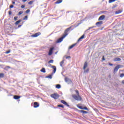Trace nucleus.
I'll use <instances>...</instances> for the list:
<instances>
[{"instance_id": "25", "label": "nucleus", "mask_w": 124, "mask_h": 124, "mask_svg": "<svg viewBox=\"0 0 124 124\" xmlns=\"http://www.w3.org/2000/svg\"><path fill=\"white\" fill-rule=\"evenodd\" d=\"M114 1H116V0H108L109 3H112V2H114Z\"/></svg>"}, {"instance_id": "5", "label": "nucleus", "mask_w": 124, "mask_h": 124, "mask_svg": "<svg viewBox=\"0 0 124 124\" xmlns=\"http://www.w3.org/2000/svg\"><path fill=\"white\" fill-rule=\"evenodd\" d=\"M55 49L54 47H50L49 52H48V56H52L53 55V50Z\"/></svg>"}, {"instance_id": "41", "label": "nucleus", "mask_w": 124, "mask_h": 124, "mask_svg": "<svg viewBox=\"0 0 124 124\" xmlns=\"http://www.w3.org/2000/svg\"><path fill=\"white\" fill-rule=\"evenodd\" d=\"M26 6L25 5H22L21 7V8H24Z\"/></svg>"}, {"instance_id": "35", "label": "nucleus", "mask_w": 124, "mask_h": 124, "mask_svg": "<svg viewBox=\"0 0 124 124\" xmlns=\"http://www.w3.org/2000/svg\"><path fill=\"white\" fill-rule=\"evenodd\" d=\"M8 13L9 15H11L12 14V12L11 11H9Z\"/></svg>"}, {"instance_id": "49", "label": "nucleus", "mask_w": 124, "mask_h": 124, "mask_svg": "<svg viewBox=\"0 0 124 124\" xmlns=\"http://www.w3.org/2000/svg\"><path fill=\"white\" fill-rule=\"evenodd\" d=\"M21 26V25H18V28H20V27Z\"/></svg>"}, {"instance_id": "42", "label": "nucleus", "mask_w": 124, "mask_h": 124, "mask_svg": "<svg viewBox=\"0 0 124 124\" xmlns=\"http://www.w3.org/2000/svg\"><path fill=\"white\" fill-rule=\"evenodd\" d=\"M70 58H71L70 56H66V59H70Z\"/></svg>"}, {"instance_id": "34", "label": "nucleus", "mask_w": 124, "mask_h": 124, "mask_svg": "<svg viewBox=\"0 0 124 124\" xmlns=\"http://www.w3.org/2000/svg\"><path fill=\"white\" fill-rule=\"evenodd\" d=\"M17 19H18V16H15L14 17L15 21H17Z\"/></svg>"}, {"instance_id": "46", "label": "nucleus", "mask_w": 124, "mask_h": 124, "mask_svg": "<svg viewBox=\"0 0 124 124\" xmlns=\"http://www.w3.org/2000/svg\"><path fill=\"white\" fill-rule=\"evenodd\" d=\"M27 0H22V1H23V2H26V1H27Z\"/></svg>"}, {"instance_id": "24", "label": "nucleus", "mask_w": 124, "mask_h": 124, "mask_svg": "<svg viewBox=\"0 0 124 124\" xmlns=\"http://www.w3.org/2000/svg\"><path fill=\"white\" fill-rule=\"evenodd\" d=\"M4 77V74L0 73V78H3Z\"/></svg>"}, {"instance_id": "38", "label": "nucleus", "mask_w": 124, "mask_h": 124, "mask_svg": "<svg viewBox=\"0 0 124 124\" xmlns=\"http://www.w3.org/2000/svg\"><path fill=\"white\" fill-rule=\"evenodd\" d=\"M9 53H10V50L6 51L5 54H9Z\"/></svg>"}, {"instance_id": "26", "label": "nucleus", "mask_w": 124, "mask_h": 124, "mask_svg": "<svg viewBox=\"0 0 124 124\" xmlns=\"http://www.w3.org/2000/svg\"><path fill=\"white\" fill-rule=\"evenodd\" d=\"M23 13H24V12H23V11H20V12H19V13H18V16L22 15V14H23Z\"/></svg>"}, {"instance_id": "1", "label": "nucleus", "mask_w": 124, "mask_h": 124, "mask_svg": "<svg viewBox=\"0 0 124 124\" xmlns=\"http://www.w3.org/2000/svg\"><path fill=\"white\" fill-rule=\"evenodd\" d=\"M72 26L70 27L69 28H67L66 30H65L64 34L62 35V37L58 39L57 41V43H61L62 40H63V38H64L68 34V32L71 30Z\"/></svg>"}, {"instance_id": "13", "label": "nucleus", "mask_w": 124, "mask_h": 124, "mask_svg": "<svg viewBox=\"0 0 124 124\" xmlns=\"http://www.w3.org/2000/svg\"><path fill=\"white\" fill-rule=\"evenodd\" d=\"M103 24V21H99V22H96V26H100V25H102Z\"/></svg>"}, {"instance_id": "19", "label": "nucleus", "mask_w": 124, "mask_h": 124, "mask_svg": "<svg viewBox=\"0 0 124 124\" xmlns=\"http://www.w3.org/2000/svg\"><path fill=\"white\" fill-rule=\"evenodd\" d=\"M40 72L45 73V72H46V70H45L44 68H42V69L40 70Z\"/></svg>"}, {"instance_id": "39", "label": "nucleus", "mask_w": 124, "mask_h": 124, "mask_svg": "<svg viewBox=\"0 0 124 124\" xmlns=\"http://www.w3.org/2000/svg\"><path fill=\"white\" fill-rule=\"evenodd\" d=\"M84 72H89V68L87 69L86 70H84Z\"/></svg>"}, {"instance_id": "40", "label": "nucleus", "mask_w": 124, "mask_h": 124, "mask_svg": "<svg viewBox=\"0 0 124 124\" xmlns=\"http://www.w3.org/2000/svg\"><path fill=\"white\" fill-rule=\"evenodd\" d=\"M5 68L9 69V68H11V67H10V66H6L5 67Z\"/></svg>"}, {"instance_id": "23", "label": "nucleus", "mask_w": 124, "mask_h": 124, "mask_svg": "<svg viewBox=\"0 0 124 124\" xmlns=\"http://www.w3.org/2000/svg\"><path fill=\"white\" fill-rule=\"evenodd\" d=\"M56 89H61V85H60V84L56 85Z\"/></svg>"}, {"instance_id": "2", "label": "nucleus", "mask_w": 124, "mask_h": 124, "mask_svg": "<svg viewBox=\"0 0 124 124\" xmlns=\"http://www.w3.org/2000/svg\"><path fill=\"white\" fill-rule=\"evenodd\" d=\"M75 92L77 95L76 94H73L72 95V97H73L75 100H77L78 101H81L82 100V97L80 96L79 91H78V90H75Z\"/></svg>"}, {"instance_id": "30", "label": "nucleus", "mask_w": 124, "mask_h": 124, "mask_svg": "<svg viewBox=\"0 0 124 124\" xmlns=\"http://www.w3.org/2000/svg\"><path fill=\"white\" fill-rule=\"evenodd\" d=\"M54 62V60H51L48 62V63H53Z\"/></svg>"}, {"instance_id": "29", "label": "nucleus", "mask_w": 124, "mask_h": 124, "mask_svg": "<svg viewBox=\"0 0 124 124\" xmlns=\"http://www.w3.org/2000/svg\"><path fill=\"white\" fill-rule=\"evenodd\" d=\"M33 3V0H31L28 2V4H32Z\"/></svg>"}, {"instance_id": "21", "label": "nucleus", "mask_w": 124, "mask_h": 124, "mask_svg": "<svg viewBox=\"0 0 124 124\" xmlns=\"http://www.w3.org/2000/svg\"><path fill=\"white\" fill-rule=\"evenodd\" d=\"M121 58H116L115 59V62H121Z\"/></svg>"}, {"instance_id": "3", "label": "nucleus", "mask_w": 124, "mask_h": 124, "mask_svg": "<svg viewBox=\"0 0 124 124\" xmlns=\"http://www.w3.org/2000/svg\"><path fill=\"white\" fill-rule=\"evenodd\" d=\"M50 96L51 97H52V98H54V99H58V98L60 97V95H59V94L57 93H55L52 94L50 95Z\"/></svg>"}, {"instance_id": "17", "label": "nucleus", "mask_w": 124, "mask_h": 124, "mask_svg": "<svg viewBox=\"0 0 124 124\" xmlns=\"http://www.w3.org/2000/svg\"><path fill=\"white\" fill-rule=\"evenodd\" d=\"M122 12H123V10H119L115 12V14H120V13H122Z\"/></svg>"}, {"instance_id": "37", "label": "nucleus", "mask_w": 124, "mask_h": 124, "mask_svg": "<svg viewBox=\"0 0 124 124\" xmlns=\"http://www.w3.org/2000/svg\"><path fill=\"white\" fill-rule=\"evenodd\" d=\"M68 80H69V79H68V78H65V80L66 81V82H68Z\"/></svg>"}, {"instance_id": "6", "label": "nucleus", "mask_w": 124, "mask_h": 124, "mask_svg": "<svg viewBox=\"0 0 124 124\" xmlns=\"http://www.w3.org/2000/svg\"><path fill=\"white\" fill-rule=\"evenodd\" d=\"M120 65H117L114 69L113 70V73L114 74H116L118 70H119V68H120Z\"/></svg>"}, {"instance_id": "33", "label": "nucleus", "mask_w": 124, "mask_h": 124, "mask_svg": "<svg viewBox=\"0 0 124 124\" xmlns=\"http://www.w3.org/2000/svg\"><path fill=\"white\" fill-rule=\"evenodd\" d=\"M47 78H49V79H52V75H49L47 76Z\"/></svg>"}, {"instance_id": "31", "label": "nucleus", "mask_w": 124, "mask_h": 124, "mask_svg": "<svg viewBox=\"0 0 124 124\" xmlns=\"http://www.w3.org/2000/svg\"><path fill=\"white\" fill-rule=\"evenodd\" d=\"M26 13H30V12H31V10L30 9H28L26 11Z\"/></svg>"}, {"instance_id": "32", "label": "nucleus", "mask_w": 124, "mask_h": 124, "mask_svg": "<svg viewBox=\"0 0 124 124\" xmlns=\"http://www.w3.org/2000/svg\"><path fill=\"white\" fill-rule=\"evenodd\" d=\"M23 20H28V16H26L24 18Z\"/></svg>"}, {"instance_id": "44", "label": "nucleus", "mask_w": 124, "mask_h": 124, "mask_svg": "<svg viewBox=\"0 0 124 124\" xmlns=\"http://www.w3.org/2000/svg\"><path fill=\"white\" fill-rule=\"evenodd\" d=\"M109 65H110V66H113V64L109 63H108Z\"/></svg>"}, {"instance_id": "4", "label": "nucleus", "mask_w": 124, "mask_h": 124, "mask_svg": "<svg viewBox=\"0 0 124 124\" xmlns=\"http://www.w3.org/2000/svg\"><path fill=\"white\" fill-rule=\"evenodd\" d=\"M39 35H41V32H38L33 35H31V37H37V36H39Z\"/></svg>"}, {"instance_id": "28", "label": "nucleus", "mask_w": 124, "mask_h": 124, "mask_svg": "<svg viewBox=\"0 0 124 124\" xmlns=\"http://www.w3.org/2000/svg\"><path fill=\"white\" fill-rule=\"evenodd\" d=\"M80 112H81V113H83V114H87V113H88V112L85 110H81Z\"/></svg>"}, {"instance_id": "7", "label": "nucleus", "mask_w": 124, "mask_h": 124, "mask_svg": "<svg viewBox=\"0 0 124 124\" xmlns=\"http://www.w3.org/2000/svg\"><path fill=\"white\" fill-rule=\"evenodd\" d=\"M104 19H105V16L102 15L99 17L98 21H102L103 20H104Z\"/></svg>"}, {"instance_id": "12", "label": "nucleus", "mask_w": 124, "mask_h": 124, "mask_svg": "<svg viewBox=\"0 0 124 124\" xmlns=\"http://www.w3.org/2000/svg\"><path fill=\"white\" fill-rule=\"evenodd\" d=\"M51 67L53 69V73H56V71H57V67L56 66H52Z\"/></svg>"}, {"instance_id": "8", "label": "nucleus", "mask_w": 124, "mask_h": 124, "mask_svg": "<svg viewBox=\"0 0 124 124\" xmlns=\"http://www.w3.org/2000/svg\"><path fill=\"white\" fill-rule=\"evenodd\" d=\"M61 103H62V104H64V105H65L66 106H67V107H69V106L68 105V104H67L66 103V102H65V101L62 100L61 101Z\"/></svg>"}, {"instance_id": "11", "label": "nucleus", "mask_w": 124, "mask_h": 124, "mask_svg": "<svg viewBox=\"0 0 124 124\" xmlns=\"http://www.w3.org/2000/svg\"><path fill=\"white\" fill-rule=\"evenodd\" d=\"M33 107L34 108H37V107H39V104L36 102H34Z\"/></svg>"}, {"instance_id": "15", "label": "nucleus", "mask_w": 124, "mask_h": 124, "mask_svg": "<svg viewBox=\"0 0 124 124\" xmlns=\"http://www.w3.org/2000/svg\"><path fill=\"white\" fill-rule=\"evenodd\" d=\"M20 97H21L20 96H18V95L14 96V99H16V100L20 99Z\"/></svg>"}, {"instance_id": "14", "label": "nucleus", "mask_w": 124, "mask_h": 124, "mask_svg": "<svg viewBox=\"0 0 124 124\" xmlns=\"http://www.w3.org/2000/svg\"><path fill=\"white\" fill-rule=\"evenodd\" d=\"M62 0H58L56 2H55V4H59V3H62Z\"/></svg>"}, {"instance_id": "27", "label": "nucleus", "mask_w": 124, "mask_h": 124, "mask_svg": "<svg viewBox=\"0 0 124 124\" xmlns=\"http://www.w3.org/2000/svg\"><path fill=\"white\" fill-rule=\"evenodd\" d=\"M58 107H61V108H64V107L62 105H58Z\"/></svg>"}, {"instance_id": "43", "label": "nucleus", "mask_w": 124, "mask_h": 124, "mask_svg": "<svg viewBox=\"0 0 124 124\" xmlns=\"http://www.w3.org/2000/svg\"><path fill=\"white\" fill-rule=\"evenodd\" d=\"M13 7H14L13 5H11L10 6V8H13Z\"/></svg>"}, {"instance_id": "22", "label": "nucleus", "mask_w": 124, "mask_h": 124, "mask_svg": "<svg viewBox=\"0 0 124 124\" xmlns=\"http://www.w3.org/2000/svg\"><path fill=\"white\" fill-rule=\"evenodd\" d=\"M63 63H64V60H62L60 63V66H62V64H63Z\"/></svg>"}, {"instance_id": "47", "label": "nucleus", "mask_w": 124, "mask_h": 124, "mask_svg": "<svg viewBox=\"0 0 124 124\" xmlns=\"http://www.w3.org/2000/svg\"><path fill=\"white\" fill-rule=\"evenodd\" d=\"M122 84H124V80L122 81Z\"/></svg>"}, {"instance_id": "16", "label": "nucleus", "mask_w": 124, "mask_h": 124, "mask_svg": "<svg viewBox=\"0 0 124 124\" xmlns=\"http://www.w3.org/2000/svg\"><path fill=\"white\" fill-rule=\"evenodd\" d=\"M84 37H85V35H82L81 36V37H80V38L78 39V42H79V41H81V39H83V38H84Z\"/></svg>"}, {"instance_id": "45", "label": "nucleus", "mask_w": 124, "mask_h": 124, "mask_svg": "<svg viewBox=\"0 0 124 124\" xmlns=\"http://www.w3.org/2000/svg\"><path fill=\"white\" fill-rule=\"evenodd\" d=\"M105 60V58H104V56L102 57V61H104Z\"/></svg>"}, {"instance_id": "18", "label": "nucleus", "mask_w": 124, "mask_h": 124, "mask_svg": "<svg viewBox=\"0 0 124 124\" xmlns=\"http://www.w3.org/2000/svg\"><path fill=\"white\" fill-rule=\"evenodd\" d=\"M77 44H74L72 45H71V46H70L68 48L69 50H70V49H72V48H73L74 46H75Z\"/></svg>"}, {"instance_id": "20", "label": "nucleus", "mask_w": 124, "mask_h": 124, "mask_svg": "<svg viewBox=\"0 0 124 124\" xmlns=\"http://www.w3.org/2000/svg\"><path fill=\"white\" fill-rule=\"evenodd\" d=\"M21 21L22 20L21 19H19V20L16 22V25H19V24H20V23H21Z\"/></svg>"}, {"instance_id": "9", "label": "nucleus", "mask_w": 124, "mask_h": 124, "mask_svg": "<svg viewBox=\"0 0 124 124\" xmlns=\"http://www.w3.org/2000/svg\"><path fill=\"white\" fill-rule=\"evenodd\" d=\"M78 107L79 109H81L82 110H88V108L86 107H83L82 106H78Z\"/></svg>"}, {"instance_id": "10", "label": "nucleus", "mask_w": 124, "mask_h": 124, "mask_svg": "<svg viewBox=\"0 0 124 124\" xmlns=\"http://www.w3.org/2000/svg\"><path fill=\"white\" fill-rule=\"evenodd\" d=\"M88 67V62H85L83 66V69L84 70H86V68Z\"/></svg>"}, {"instance_id": "36", "label": "nucleus", "mask_w": 124, "mask_h": 124, "mask_svg": "<svg viewBox=\"0 0 124 124\" xmlns=\"http://www.w3.org/2000/svg\"><path fill=\"white\" fill-rule=\"evenodd\" d=\"M124 74H120V77H121V78H123V77H124Z\"/></svg>"}, {"instance_id": "48", "label": "nucleus", "mask_w": 124, "mask_h": 124, "mask_svg": "<svg viewBox=\"0 0 124 124\" xmlns=\"http://www.w3.org/2000/svg\"><path fill=\"white\" fill-rule=\"evenodd\" d=\"M12 3H13V4H15V1H13Z\"/></svg>"}]
</instances>
